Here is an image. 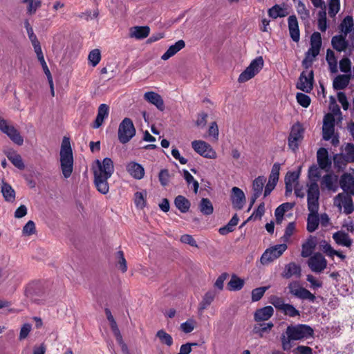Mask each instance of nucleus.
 Listing matches in <instances>:
<instances>
[{
    "instance_id": "c756f323",
    "label": "nucleus",
    "mask_w": 354,
    "mask_h": 354,
    "mask_svg": "<svg viewBox=\"0 0 354 354\" xmlns=\"http://www.w3.org/2000/svg\"><path fill=\"white\" fill-rule=\"evenodd\" d=\"M270 17L277 19L278 17H284L288 15L287 9L281 5L276 4L268 10Z\"/></svg>"
},
{
    "instance_id": "a878e982",
    "label": "nucleus",
    "mask_w": 354,
    "mask_h": 354,
    "mask_svg": "<svg viewBox=\"0 0 354 354\" xmlns=\"http://www.w3.org/2000/svg\"><path fill=\"white\" fill-rule=\"evenodd\" d=\"M273 313L274 309L270 306L257 309L254 313V320L257 322L267 321L273 315Z\"/></svg>"
},
{
    "instance_id": "338daca9",
    "label": "nucleus",
    "mask_w": 354,
    "mask_h": 354,
    "mask_svg": "<svg viewBox=\"0 0 354 354\" xmlns=\"http://www.w3.org/2000/svg\"><path fill=\"white\" fill-rule=\"evenodd\" d=\"M195 327V322L192 319H189L185 322L180 324V329L185 333H191Z\"/></svg>"
},
{
    "instance_id": "0eeeda50",
    "label": "nucleus",
    "mask_w": 354,
    "mask_h": 354,
    "mask_svg": "<svg viewBox=\"0 0 354 354\" xmlns=\"http://www.w3.org/2000/svg\"><path fill=\"white\" fill-rule=\"evenodd\" d=\"M263 63V59L261 56L255 58L245 70L240 74L239 82L243 83L252 79L262 68Z\"/></svg>"
},
{
    "instance_id": "13d9d810",
    "label": "nucleus",
    "mask_w": 354,
    "mask_h": 354,
    "mask_svg": "<svg viewBox=\"0 0 354 354\" xmlns=\"http://www.w3.org/2000/svg\"><path fill=\"white\" fill-rule=\"evenodd\" d=\"M267 289L268 287H259L254 289L252 291V300L253 301H257L260 300Z\"/></svg>"
},
{
    "instance_id": "603ef678",
    "label": "nucleus",
    "mask_w": 354,
    "mask_h": 354,
    "mask_svg": "<svg viewBox=\"0 0 354 354\" xmlns=\"http://www.w3.org/2000/svg\"><path fill=\"white\" fill-rule=\"evenodd\" d=\"M101 54L98 49L91 50L88 55V60L93 66H95L100 62Z\"/></svg>"
},
{
    "instance_id": "09e8293b",
    "label": "nucleus",
    "mask_w": 354,
    "mask_h": 354,
    "mask_svg": "<svg viewBox=\"0 0 354 354\" xmlns=\"http://www.w3.org/2000/svg\"><path fill=\"white\" fill-rule=\"evenodd\" d=\"M339 10L340 0H328V15L330 17H335Z\"/></svg>"
},
{
    "instance_id": "423d86ee",
    "label": "nucleus",
    "mask_w": 354,
    "mask_h": 354,
    "mask_svg": "<svg viewBox=\"0 0 354 354\" xmlns=\"http://www.w3.org/2000/svg\"><path fill=\"white\" fill-rule=\"evenodd\" d=\"M136 134V129L132 120L125 118L118 127V140L122 144L127 143Z\"/></svg>"
},
{
    "instance_id": "680f3d73",
    "label": "nucleus",
    "mask_w": 354,
    "mask_h": 354,
    "mask_svg": "<svg viewBox=\"0 0 354 354\" xmlns=\"http://www.w3.org/2000/svg\"><path fill=\"white\" fill-rule=\"evenodd\" d=\"M270 302L277 309L282 311L286 304L284 303L283 299L277 296H272Z\"/></svg>"
},
{
    "instance_id": "a19ab883",
    "label": "nucleus",
    "mask_w": 354,
    "mask_h": 354,
    "mask_svg": "<svg viewBox=\"0 0 354 354\" xmlns=\"http://www.w3.org/2000/svg\"><path fill=\"white\" fill-rule=\"evenodd\" d=\"M326 15V8L319 10L317 12V26L322 32H325L328 28Z\"/></svg>"
},
{
    "instance_id": "6e6552de",
    "label": "nucleus",
    "mask_w": 354,
    "mask_h": 354,
    "mask_svg": "<svg viewBox=\"0 0 354 354\" xmlns=\"http://www.w3.org/2000/svg\"><path fill=\"white\" fill-rule=\"evenodd\" d=\"M319 189L317 182H312L307 191L308 209L310 212H318Z\"/></svg>"
},
{
    "instance_id": "7c9ffc66",
    "label": "nucleus",
    "mask_w": 354,
    "mask_h": 354,
    "mask_svg": "<svg viewBox=\"0 0 354 354\" xmlns=\"http://www.w3.org/2000/svg\"><path fill=\"white\" fill-rule=\"evenodd\" d=\"M319 223L318 212H310L307 218L306 229L309 232H315Z\"/></svg>"
},
{
    "instance_id": "72a5a7b5",
    "label": "nucleus",
    "mask_w": 354,
    "mask_h": 354,
    "mask_svg": "<svg viewBox=\"0 0 354 354\" xmlns=\"http://www.w3.org/2000/svg\"><path fill=\"white\" fill-rule=\"evenodd\" d=\"M273 326L274 324L272 322L257 324L254 326L253 333L260 337H263L264 334L269 333Z\"/></svg>"
},
{
    "instance_id": "4468645a",
    "label": "nucleus",
    "mask_w": 354,
    "mask_h": 354,
    "mask_svg": "<svg viewBox=\"0 0 354 354\" xmlns=\"http://www.w3.org/2000/svg\"><path fill=\"white\" fill-rule=\"evenodd\" d=\"M304 130L299 124L292 126L291 131L288 136V146L294 151H295L299 147V142L303 138Z\"/></svg>"
},
{
    "instance_id": "b1692460",
    "label": "nucleus",
    "mask_w": 354,
    "mask_h": 354,
    "mask_svg": "<svg viewBox=\"0 0 354 354\" xmlns=\"http://www.w3.org/2000/svg\"><path fill=\"white\" fill-rule=\"evenodd\" d=\"M333 239L337 245L341 246L350 248L353 243L349 235L342 230L335 232L333 234Z\"/></svg>"
},
{
    "instance_id": "2f4dec72",
    "label": "nucleus",
    "mask_w": 354,
    "mask_h": 354,
    "mask_svg": "<svg viewBox=\"0 0 354 354\" xmlns=\"http://www.w3.org/2000/svg\"><path fill=\"white\" fill-rule=\"evenodd\" d=\"M174 204L182 213L187 212L191 205L189 201L181 195L175 198Z\"/></svg>"
},
{
    "instance_id": "de8ad7c7",
    "label": "nucleus",
    "mask_w": 354,
    "mask_h": 354,
    "mask_svg": "<svg viewBox=\"0 0 354 354\" xmlns=\"http://www.w3.org/2000/svg\"><path fill=\"white\" fill-rule=\"evenodd\" d=\"M156 337L160 339V342L167 346H171L173 344V338L164 330H160L156 333Z\"/></svg>"
},
{
    "instance_id": "4c0bfd02",
    "label": "nucleus",
    "mask_w": 354,
    "mask_h": 354,
    "mask_svg": "<svg viewBox=\"0 0 354 354\" xmlns=\"http://www.w3.org/2000/svg\"><path fill=\"white\" fill-rule=\"evenodd\" d=\"M337 180V176L328 174L324 175L321 180V185L328 190H335V183Z\"/></svg>"
},
{
    "instance_id": "a18cd8bd",
    "label": "nucleus",
    "mask_w": 354,
    "mask_h": 354,
    "mask_svg": "<svg viewBox=\"0 0 354 354\" xmlns=\"http://www.w3.org/2000/svg\"><path fill=\"white\" fill-rule=\"evenodd\" d=\"M333 162L335 168L338 171H342L346 168V165L349 162L342 153H337L333 156Z\"/></svg>"
},
{
    "instance_id": "864d4df0",
    "label": "nucleus",
    "mask_w": 354,
    "mask_h": 354,
    "mask_svg": "<svg viewBox=\"0 0 354 354\" xmlns=\"http://www.w3.org/2000/svg\"><path fill=\"white\" fill-rule=\"evenodd\" d=\"M339 69L343 73L351 74V62L349 58L344 57L339 61Z\"/></svg>"
},
{
    "instance_id": "9b49d317",
    "label": "nucleus",
    "mask_w": 354,
    "mask_h": 354,
    "mask_svg": "<svg viewBox=\"0 0 354 354\" xmlns=\"http://www.w3.org/2000/svg\"><path fill=\"white\" fill-rule=\"evenodd\" d=\"M192 147L197 153L205 158L214 159L216 157V153L211 145L203 140H194L192 142Z\"/></svg>"
},
{
    "instance_id": "2eb2a0df",
    "label": "nucleus",
    "mask_w": 354,
    "mask_h": 354,
    "mask_svg": "<svg viewBox=\"0 0 354 354\" xmlns=\"http://www.w3.org/2000/svg\"><path fill=\"white\" fill-rule=\"evenodd\" d=\"M230 199L233 207L236 209H242L246 201L244 192L237 187H232Z\"/></svg>"
},
{
    "instance_id": "f704fd0d",
    "label": "nucleus",
    "mask_w": 354,
    "mask_h": 354,
    "mask_svg": "<svg viewBox=\"0 0 354 354\" xmlns=\"http://www.w3.org/2000/svg\"><path fill=\"white\" fill-rule=\"evenodd\" d=\"M245 281L243 279L233 274L227 283V288L230 291L240 290L244 286Z\"/></svg>"
},
{
    "instance_id": "bb28decb",
    "label": "nucleus",
    "mask_w": 354,
    "mask_h": 354,
    "mask_svg": "<svg viewBox=\"0 0 354 354\" xmlns=\"http://www.w3.org/2000/svg\"><path fill=\"white\" fill-rule=\"evenodd\" d=\"M185 46V43L183 39L177 41L174 44L170 46L167 51L161 56L162 60H167L175 55L178 52Z\"/></svg>"
},
{
    "instance_id": "7ed1b4c3",
    "label": "nucleus",
    "mask_w": 354,
    "mask_h": 354,
    "mask_svg": "<svg viewBox=\"0 0 354 354\" xmlns=\"http://www.w3.org/2000/svg\"><path fill=\"white\" fill-rule=\"evenodd\" d=\"M59 155L62 173L65 178H68L73 171V156L69 139L64 138Z\"/></svg>"
},
{
    "instance_id": "393cba45",
    "label": "nucleus",
    "mask_w": 354,
    "mask_h": 354,
    "mask_svg": "<svg viewBox=\"0 0 354 354\" xmlns=\"http://www.w3.org/2000/svg\"><path fill=\"white\" fill-rule=\"evenodd\" d=\"M109 107L106 104H102L98 107L97 115L93 123V127L98 129L109 115Z\"/></svg>"
},
{
    "instance_id": "e433bc0d",
    "label": "nucleus",
    "mask_w": 354,
    "mask_h": 354,
    "mask_svg": "<svg viewBox=\"0 0 354 354\" xmlns=\"http://www.w3.org/2000/svg\"><path fill=\"white\" fill-rule=\"evenodd\" d=\"M266 180V178L263 176H259L254 180L252 190L254 197H259L261 196Z\"/></svg>"
},
{
    "instance_id": "412c9836",
    "label": "nucleus",
    "mask_w": 354,
    "mask_h": 354,
    "mask_svg": "<svg viewBox=\"0 0 354 354\" xmlns=\"http://www.w3.org/2000/svg\"><path fill=\"white\" fill-rule=\"evenodd\" d=\"M331 45L335 50L344 52L348 47L349 42L346 39V35L341 34L332 37Z\"/></svg>"
},
{
    "instance_id": "c03bdc74",
    "label": "nucleus",
    "mask_w": 354,
    "mask_h": 354,
    "mask_svg": "<svg viewBox=\"0 0 354 354\" xmlns=\"http://www.w3.org/2000/svg\"><path fill=\"white\" fill-rule=\"evenodd\" d=\"M297 12L302 21H304L306 23L309 22L310 11L306 8L305 4L301 1L297 3Z\"/></svg>"
},
{
    "instance_id": "ea45409f",
    "label": "nucleus",
    "mask_w": 354,
    "mask_h": 354,
    "mask_svg": "<svg viewBox=\"0 0 354 354\" xmlns=\"http://www.w3.org/2000/svg\"><path fill=\"white\" fill-rule=\"evenodd\" d=\"M201 212L206 216L210 215L213 213L214 207L209 199L203 198L198 205Z\"/></svg>"
},
{
    "instance_id": "f8f14e48",
    "label": "nucleus",
    "mask_w": 354,
    "mask_h": 354,
    "mask_svg": "<svg viewBox=\"0 0 354 354\" xmlns=\"http://www.w3.org/2000/svg\"><path fill=\"white\" fill-rule=\"evenodd\" d=\"M307 263L311 271L315 273L322 272L327 266V261L320 252L309 257Z\"/></svg>"
},
{
    "instance_id": "f03ea898",
    "label": "nucleus",
    "mask_w": 354,
    "mask_h": 354,
    "mask_svg": "<svg viewBox=\"0 0 354 354\" xmlns=\"http://www.w3.org/2000/svg\"><path fill=\"white\" fill-rule=\"evenodd\" d=\"M314 330L307 324H297L288 326L285 333L281 336V347L285 351H288L292 347V341L308 339L313 336Z\"/></svg>"
},
{
    "instance_id": "aec40b11",
    "label": "nucleus",
    "mask_w": 354,
    "mask_h": 354,
    "mask_svg": "<svg viewBox=\"0 0 354 354\" xmlns=\"http://www.w3.org/2000/svg\"><path fill=\"white\" fill-rule=\"evenodd\" d=\"M144 99L148 102L154 105L159 111L165 110V103L161 95L153 91L146 92L144 94Z\"/></svg>"
},
{
    "instance_id": "ddd939ff",
    "label": "nucleus",
    "mask_w": 354,
    "mask_h": 354,
    "mask_svg": "<svg viewBox=\"0 0 354 354\" xmlns=\"http://www.w3.org/2000/svg\"><path fill=\"white\" fill-rule=\"evenodd\" d=\"M314 73L312 70L303 71L297 83V88L306 92L310 93L313 88Z\"/></svg>"
},
{
    "instance_id": "a211bd4d",
    "label": "nucleus",
    "mask_w": 354,
    "mask_h": 354,
    "mask_svg": "<svg viewBox=\"0 0 354 354\" xmlns=\"http://www.w3.org/2000/svg\"><path fill=\"white\" fill-rule=\"evenodd\" d=\"M317 160L319 167L326 171H328L331 167V160L329 158L328 150L320 148L317 152Z\"/></svg>"
},
{
    "instance_id": "79ce46f5",
    "label": "nucleus",
    "mask_w": 354,
    "mask_h": 354,
    "mask_svg": "<svg viewBox=\"0 0 354 354\" xmlns=\"http://www.w3.org/2000/svg\"><path fill=\"white\" fill-rule=\"evenodd\" d=\"M7 158L18 169H24L25 166L23 162L22 158L21 156L17 153L15 151H10L7 154Z\"/></svg>"
},
{
    "instance_id": "3c124183",
    "label": "nucleus",
    "mask_w": 354,
    "mask_h": 354,
    "mask_svg": "<svg viewBox=\"0 0 354 354\" xmlns=\"http://www.w3.org/2000/svg\"><path fill=\"white\" fill-rule=\"evenodd\" d=\"M326 59L330 66L334 65V70L331 68V71L333 73L337 72V59L335 55V53L332 50H327Z\"/></svg>"
},
{
    "instance_id": "dca6fc26",
    "label": "nucleus",
    "mask_w": 354,
    "mask_h": 354,
    "mask_svg": "<svg viewBox=\"0 0 354 354\" xmlns=\"http://www.w3.org/2000/svg\"><path fill=\"white\" fill-rule=\"evenodd\" d=\"M281 277L287 279L292 277L299 279L301 277V268L300 265L295 262L287 263L285 265Z\"/></svg>"
},
{
    "instance_id": "774afa93",
    "label": "nucleus",
    "mask_w": 354,
    "mask_h": 354,
    "mask_svg": "<svg viewBox=\"0 0 354 354\" xmlns=\"http://www.w3.org/2000/svg\"><path fill=\"white\" fill-rule=\"evenodd\" d=\"M294 354H313V349L307 346H298L293 350Z\"/></svg>"
},
{
    "instance_id": "473e14b6",
    "label": "nucleus",
    "mask_w": 354,
    "mask_h": 354,
    "mask_svg": "<svg viewBox=\"0 0 354 354\" xmlns=\"http://www.w3.org/2000/svg\"><path fill=\"white\" fill-rule=\"evenodd\" d=\"M1 193L4 199L8 202H13L15 199V192L7 183L2 181Z\"/></svg>"
},
{
    "instance_id": "052dcab7",
    "label": "nucleus",
    "mask_w": 354,
    "mask_h": 354,
    "mask_svg": "<svg viewBox=\"0 0 354 354\" xmlns=\"http://www.w3.org/2000/svg\"><path fill=\"white\" fill-rule=\"evenodd\" d=\"M310 46L321 48L322 46V37L321 34L318 32H315L310 37Z\"/></svg>"
},
{
    "instance_id": "5fc2aeb1",
    "label": "nucleus",
    "mask_w": 354,
    "mask_h": 354,
    "mask_svg": "<svg viewBox=\"0 0 354 354\" xmlns=\"http://www.w3.org/2000/svg\"><path fill=\"white\" fill-rule=\"evenodd\" d=\"M294 205L290 203H284L280 205L274 212V215H277V216H283L284 213L288 210L292 209Z\"/></svg>"
},
{
    "instance_id": "cd10ccee",
    "label": "nucleus",
    "mask_w": 354,
    "mask_h": 354,
    "mask_svg": "<svg viewBox=\"0 0 354 354\" xmlns=\"http://www.w3.org/2000/svg\"><path fill=\"white\" fill-rule=\"evenodd\" d=\"M351 74L338 75L333 80V86L335 90H343L349 84Z\"/></svg>"
},
{
    "instance_id": "69168bd1",
    "label": "nucleus",
    "mask_w": 354,
    "mask_h": 354,
    "mask_svg": "<svg viewBox=\"0 0 354 354\" xmlns=\"http://www.w3.org/2000/svg\"><path fill=\"white\" fill-rule=\"evenodd\" d=\"M146 196V193L145 192H136L135 194V203L137 207L140 208H142L145 206V197Z\"/></svg>"
},
{
    "instance_id": "4be33fe9",
    "label": "nucleus",
    "mask_w": 354,
    "mask_h": 354,
    "mask_svg": "<svg viewBox=\"0 0 354 354\" xmlns=\"http://www.w3.org/2000/svg\"><path fill=\"white\" fill-rule=\"evenodd\" d=\"M288 29L291 39L298 42L300 39V32L297 19L295 15H290L288 19Z\"/></svg>"
},
{
    "instance_id": "9d476101",
    "label": "nucleus",
    "mask_w": 354,
    "mask_h": 354,
    "mask_svg": "<svg viewBox=\"0 0 354 354\" xmlns=\"http://www.w3.org/2000/svg\"><path fill=\"white\" fill-rule=\"evenodd\" d=\"M287 245L285 243L276 245L266 250L261 257V263L263 265L268 264L269 263L277 259L287 250Z\"/></svg>"
},
{
    "instance_id": "6e6d98bb",
    "label": "nucleus",
    "mask_w": 354,
    "mask_h": 354,
    "mask_svg": "<svg viewBox=\"0 0 354 354\" xmlns=\"http://www.w3.org/2000/svg\"><path fill=\"white\" fill-rule=\"evenodd\" d=\"M118 266L122 272H125L127 270V261L124 258V252L121 250L117 252Z\"/></svg>"
},
{
    "instance_id": "1a4fd4ad",
    "label": "nucleus",
    "mask_w": 354,
    "mask_h": 354,
    "mask_svg": "<svg viewBox=\"0 0 354 354\" xmlns=\"http://www.w3.org/2000/svg\"><path fill=\"white\" fill-rule=\"evenodd\" d=\"M0 131L6 134L7 136L17 145H22L24 138L19 131L12 125L8 124L7 120L0 116Z\"/></svg>"
},
{
    "instance_id": "f3484780",
    "label": "nucleus",
    "mask_w": 354,
    "mask_h": 354,
    "mask_svg": "<svg viewBox=\"0 0 354 354\" xmlns=\"http://www.w3.org/2000/svg\"><path fill=\"white\" fill-rule=\"evenodd\" d=\"M339 185L343 193L354 195V176L351 174L344 173L340 178Z\"/></svg>"
},
{
    "instance_id": "f257e3e1",
    "label": "nucleus",
    "mask_w": 354,
    "mask_h": 354,
    "mask_svg": "<svg viewBox=\"0 0 354 354\" xmlns=\"http://www.w3.org/2000/svg\"><path fill=\"white\" fill-rule=\"evenodd\" d=\"M96 167L93 168L94 183L99 192L106 194L109 192V186L107 182L114 172V166L112 160L105 158L101 162L95 161Z\"/></svg>"
},
{
    "instance_id": "8fccbe9b",
    "label": "nucleus",
    "mask_w": 354,
    "mask_h": 354,
    "mask_svg": "<svg viewBox=\"0 0 354 354\" xmlns=\"http://www.w3.org/2000/svg\"><path fill=\"white\" fill-rule=\"evenodd\" d=\"M349 162H354V144L347 143L341 153Z\"/></svg>"
},
{
    "instance_id": "37998d69",
    "label": "nucleus",
    "mask_w": 354,
    "mask_h": 354,
    "mask_svg": "<svg viewBox=\"0 0 354 354\" xmlns=\"http://www.w3.org/2000/svg\"><path fill=\"white\" fill-rule=\"evenodd\" d=\"M239 220L237 215L234 214L225 226L219 229V233L222 235H225L234 231L235 226L238 224Z\"/></svg>"
},
{
    "instance_id": "0e129e2a",
    "label": "nucleus",
    "mask_w": 354,
    "mask_h": 354,
    "mask_svg": "<svg viewBox=\"0 0 354 354\" xmlns=\"http://www.w3.org/2000/svg\"><path fill=\"white\" fill-rule=\"evenodd\" d=\"M279 171H280V164L276 162L273 165L272 167V170L269 176V179L272 180V181L278 182L279 176Z\"/></svg>"
},
{
    "instance_id": "20e7f679",
    "label": "nucleus",
    "mask_w": 354,
    "mask_h": 354,
    "mask_svg": "<svg viewBox=\"0 0 354 354\" xmlns=\"http://www.w3.org/2000/svg\"><path fill=\"white\" fill-rule=\"evenodd\" d=\"M289 293L295 297L301 299L308 300L310 302H315L316 297L308 290L301 286L299 281H292L287 286Z\"/></svg>"
},
{
    "instance_id": "49530a36",
    "label": "nucleus",
    "mask_w": 354,
    "mask_h": 354,
    "mask_svg": "<svg viewBox=\"0 0 354 354\" xmlns=\"http://www.w3.org/2000/svg\"><path fill=\"white\" fill-rule=\"evenodd\" d=\"M22 2L27 4V13L30 15H34L41 6V0H23Z\"/></svg>"
},
{
    "instance_id": "c9c22d12",
    "label": "nucleus",
    "mask_w": 354,
    "mask_h": 354,
    "mask_svg": "<svg viewBox=\"0 0 354 354\" xmlns=\"http://www.w3.org/2000/svg\"><path fill=\"white\" fill-rule=\"evenodd\" d=\"M215 292L212 290L207 292L203 297L201 302L199 304L198 311L202 313L214 301Z\"/></svg>"
},
{
    "instance_id": "c85d7f7f",
    "label": "nucleus",
    "mask_w": 354,
    "mask_h": 354,
    "mask_svg": "<svg viewBox=\"0 0 354 354\" xmlns=\"http://www.w3.org/2000/svg\"><path fill=\"white\" fill-rule=\"evenodd\" d=\"M150 32L149 26H134L130 29L129 36L138 39L146 38Z\"/></svg>"
},
{
    "instance_id": "5701e85b",
    "label": "nucleus",
    "mask_w": 354,
    "mask_h": 354,
    "mask_svg": "<svg viewBox=\"0 0 354 354\" xmlns=\"http://www.w3.org/2000/svg\"><path fill=\"white\" fill-rule=\"evenodd\" d=\"M316 245V237L313 236H310L301 245L302 250L301 252V256L304 258L312 256L313 252L314 251Z\"/></svg>"
},
{
    "instance_id": "58836bf2",
    "label": "nucleus",
    "mask_w": 354,
    "mask_h": 354,
    "mask_svg": "<svg viewBox=\"0 0 354 354\" xmlns=\"http://www.w3.org/2000/svg\"><path fill=\"white\" fill-rule=\"evenodd\" d=\"M353 19L352 16H346L341 22L339 29L342 35H346L352 31Z\"/></svg>"
},
{
    "instance_id": "e2e57ef3",
    "label": "nucleus",
    "mask_w": 354,
    "mask_h": 354,
    "mask_svg": "<svg viewBox=\"0 0 354 354\" xmlns=\"http://www.w3.org/2000/svg\"><path fill=\"white\" fill-rule=\"evenodd\" d=\"M169 177H170L169 173L167 169H165L160 170L159 175H158V178H159V181H160V184L162 186L165 187L168 185L169 181Z\"/></svg>"
},
{
    "instance_id": "4d7b16f0",
    "label": "nucleus",
    "mask_w": 354,
    "mask_h": 354,
    "mask_svg": "<svg viewBox=\"0 0 354 354\" xmlns=\"http://www.w3.org/2000/svg\"><path fill=\"white\" fill-rule=\"evenodd\" d=\"M297 102L303 107L307 108L310 104V98L308 95L298 93L296 95Z\"/></svg>"
},
{
    "instance_id": "bf43d9fd",
    "label": "nucleus",
    "mask_w": 354,
    "mask_h": 354,
    "mask_svg": "<svg viewBox=\"0 0 354 354\" xmlns=\"http://www.w3.org/2000/svg\"><path fill=\"white\" fill-rule=\"evenodd\" d=\"M282 312L290 317H295L299 315V311L297 310L292 304H286Z\"/></svg>"
},
{
    "instance_id": "6ab92c4d",
    "label": "nucleus",
    "mask_w": 354,
    "mask_h": 354,
    "mask_svg": "<svg viewBox=\"0 0 354 354\" xmlns=\"http://www.w3.org/2000/svg\"><path fill=\"white\" fill-rule=\"evenodd\" d=\"M126 170L129 174L136 180H141L145 176V169L139 163L131 161L126 165Z\"/></svg>"
},
{
    "instance_id": "39448f33",
    "label": "nucleus",
    "mask_w": 354,
    "mask_h": 354,
    "mask_svg": "<svg viewBox=\"0 0 354 354\" xmlns=\"http://www.w3.org/2000/svg\"><path fill=\"white\" fill-rule=\"evenodd\" d=\"M351 194L339 193L334 197L333 204L338 208L339 212L343 211L346 215L352 214L354 211V203Z\"/></svg>"
}]
</instances>
